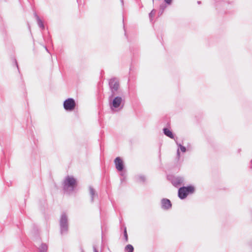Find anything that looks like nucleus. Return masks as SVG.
Masks as SVG:
<instances>
[{
    "label": "nucleus",
    "mask_w": 252,
    "mask_h": 252,
    "mask_svg": "<svg viewBox=\"0 0 252 252\" xmlns=\"http://www.w3.org/2000/svg\"><path fill=\"white\" fill-rule=\"evenodd\" d=\"M194 191V188L192 186L182 187L178 190V196L181 199L185 198L189 193H192Z\"/></svg>",
    "instance_id": "nucleus-1"
},
{
    "label": "nucleus",
    "mask_w": 252,
    "mask_h": 252,
    "mask_svg": "<svg viewBox=\"0 0 252 252\" xmlns=\"http://www.w3.org/2000/svg\"><path fill=\"white\" fill-rule=\"evenodd\" d=\"M76 103L72 98H68L63 103L64 108L67 111H72L74 109Z\"/></svg>",
    "instance_id": "nucleus-2"
},
{
    "label": "nucleus",
    "mask_w": 252,
    "mask_h": 252,
    "mask_svg": "<svg viewBox=\"0 0 252 252\" xmlns=\"http://www.w3.org/2000/svg\"><path fill=\"white\" fill-rule=\"evenodd\" d=\"M116 168L119 171L123 170L124 168V162L122 159L120 157H117L114 160Z\"/></svg>",
    "instance_id": "nucleus-3"
},
{
    "label": "nucleus",
    "mask_w": 252,
    "mask_h": 252,
    "mask_svg": "<svg viewBox=\"0 0 252 252\" xmlns=\"http://www.w3.org/2000/svg\"><path fill=\"white\" fill-rule=\"evenodd\" d=\"M76 184V182L75 179L72 177L68 176L66 177L65 181H64V184L66 186H68L71 187H74Z\"/></svg>",
    "instance_id": "nucleus-4"
},
{
    "label": "nucleus",
    "mask_w": 252,
    "mask_h": 252,
    "mask_svg": "<svg viewBox=\"0 0 252 252\" xmlns=\"http://www.w3.org/2000/svg\"><path fill=\"white\" fill-rule=\"evenodd\" d=\"M162 207L164 209H168L171 207V203L169 199H163L161 200Z\"/></svg>",
    "instance_id": "nucleus-5"
},
{
    "label": "nucleus",
    "mask_w": 252,
    "mask_h": 252,
    "mask_svg": "<svg viewBox=\"0 0 252 252\" xmlns=\"http://www.w3.org/2000/svg\"><path fill=\"white\" fill-rule=\"evenodd\" d=\"M66 222H67V218L65 216H63L62 217L61 220V225L62 227V232L63 233V230L66 231Z\"/></svg>",
    "instance_id": "nucleus-6"
},
{
    "label": "nucleus",
    "mask_w": 252,
    "mask_h": 252,
    "mask_svg": "<svg viewBox=\"0 0 252 252\" xmlns=\"http://www.w3.org/2000/svg\"><path fill=\"white\" fill-rule=\"evenodd\" d=\"M121 101H122V98L121 97H115L113 101V106L115 108L118 107L120 105V104L121 103Z\"/></svg>",
    "instance_id": "nucleus-7"
},
{
    "label": "nucleus",
    "mask_w": 252,
    "mask_h": 252,
    "mask_svg": "<svg viewBox=\"0 0 252 252\" xmlns=\"http://www.w3.org/2000/svg\"><path fill=\"white\" fill-rule=\"evenodd\" d=\"M109 84L111 88L114 89L115 90H117L118 89L119 85L118 83L115 80H111Z\"/></svg>",
    "instance_id": "nucleus-8"
},
{
    "label": "nucleus",
    "mask_w": 252,
    "mask_h": 252,
    "mask_svg": "<svg viewBox=\"0 0 252 252\" xmlns=\"http://www.w3.org/2000/svg\"><path fill=\"white\" fill-rule=\"evenodd\" d=\"M163 131H164V133L165 135L170 137L171 139L174 138V135H173L172 131L171 130H170L169 129L166 128H164Z\"/></svg>",
    "instance_id": "nucleus-9"
},
{
    "label": "nucleus",
    "mask_w": 252,
    "mask_h": 252,
    "mask_svg": "<svg viewBox=\"0 0 252 252\" xmlns=\"http://www.w3.org/2000/svg\"><path fill=\"white\" fill-rule=\"evenodd\" d=\"M133 246L130 244L127 245L125 248V252H133Z\"/></svg>",
    "instance_id": "nucleus-10"
},
{
    "label": "nucleus",
    "mask_w": 252,
    "mask_h": 252,
    "mask_svg": "<svg viewBox=\"0 0 252 252\" xmlns=\"http://www.w3.org/2000/svg\"><path fill=\"white\" fill-rule=\"evenodd\" d=\"M124 236H125L126 241H128V235H127L126 227L125 228V230H124Z\"/></svg>",
    "instance_id": "nucleus-11"
},
{
    "label": "nucleus",
    "mask_w": 252,
    "mask_h": 252,
    "mask_svg": "<svg viewBox=\"0 0 252 252\" xmlns=\"http://www.w3.org/2000/svg\"><path fill=\"white\" fill-rule=\"evenodd\" d=\"M180 149L183 152H185L186 150V148L181 145H180Z\"/></svg>",
    "instance_id": "nucleus-12"
},
{
    "label": "nucleus",
    "mask_w": 252,
    "mask_h": 252,
    "mask_svg": "<svg viewBox=\"0 0 252 252\" xmlns=\"http://www.w3.org/2000/svg\"><path fill=\"white\" fill-rule=\"evenodd\" d=\"M164 1L166 3L170 4L172 3V0H164Z\"/></svg>",
    "instance_id": "nucleus-13"
},
{
    "label": "nucleus",
    "mask_w": 252,
    "mask_h": 252,
    "mask_svg": "<svg viewBox=\"0 0 252 252\" xmlns=\"http://www.w3.org/2000/svg\"><path fill=\"white\" fill-rule=\"evenodd\" d=\"M90 193L92 196L94 194V191L93 189H90Z\"/></svg>",
    "instance_id": "nucleus-14"
},
{
    "label": "nucleus",
    "mask_w": 252,
    "mask_h": 252,
    "mask_svg": "<svg viewBox=\"0 0 252 252\" xmlns=\"http://www.w3.org/2000/svg\"><path fill=\"white\" fill-rule=\"evenodd\" d=\"M40 26L42 27H43V24L41 22V24H40Z\"/></svg>",
    "instance_id": "nucleus-15"
}]
</instances>
